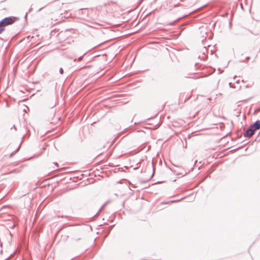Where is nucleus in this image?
Masks as SVG:
<instances>
[{"mask_svg": "<svg viewBox=\"0 0 260 260\" xmlns=\"http://www.w3.org/2000/svg\"><path fill=\"white\" fill-rule=\"evenodd\" d=\"M19 20V18L14 16H9L2 19L0 21V25L5 28L6 26L13 24L15 22Z\"/></svg>", "mask_w": 260, "mask_h": 260, "instance_id": "obj_1", "label": "nucleus"}, {"mask_svg": "<svg viewBox=\"0 0 260 260\" xmlns=\"http://www.w3.org/2000/svg\"><path fill=\"white\" fill-rule=\"evenodd\" d=\"M255 131L253 129L249 126L248 128L243 134L244 136L246 138L250 139L252 135L254 134Z\"/></svg>", "mask_w": 260, "mask_h": 260, "instance_id": "obj_2", "label": "nucleus"}, {"mask_svg": "<svg viewBox=\"0 0 260 260\" xmlns=\"http://www.w3.org/2000/svg\"><path fill=\"white\" fill-rule=\"evenodd\" d=\"M251 128L254 129V131H256L260 128V120H257L255 121L253 124H251L250 126Z\"/></svg>", "mask_w": 260, "mask_h": 260, "instance_id": "obj_3", "label": "nucleus"}, {"mask_svg": "<svg viewBox=\"0 0 260 260\" xmlns=\"http://www.w3.org/2000/svg\"><path fill=\"white\" fill-rule=\"evenodd\" d=\"M190 13H189L188 14L185 15L184 16H182V17H180V18H178V19H176V20H174L173 22L169 23V25H171V26H172V25H174V24L176 22L178 21L179 20L181 19L182 18L185 17L189 15Z\"/></svg>", "mask_w": 260, "mask_h": 260, "instance_id": "obj_4", "label": "nucleus"}, {"mask_svg": "<svg viewBox=\"0 0 260 260\" xmlns=\"http://www.w3.org/2000/svg\"><path fill=\"white\" fill-rule=\"evenodd\" d=\"M20 147V145L18 146V147L15 151H13V152H12L10 154V157H13L19 151Z\"/></svg>", "mask_w": 260, "mask_h": 260, "instance_id": "obj_5", "label": "nucleus"}, {"mask_svg": "<svg viewBox=\"0 0 260 260\" xmlns=\"http://www.w3.org/2000/svg\"><path fill=\"white\" fill-rule=\"evenodd\" d=\"M152 168H153V173L152 174V175L150 176V177L149 178V179L147 180V181H149L153 176L154 174V172H155V167L153 165V163L152 162Z\"/></svg>", "mask_w": 260, "mask_h": 260, "instance_id": "obj_6", "label": "nucleus"}, {"mask_svg": "<svg viewBox=\"0 0 260 260\" xmlns=\"http://www.w3.org/2000/svg\"><path fill=\"white\" fill-rule=\"evenodd\" d=\"M85 54H84L83 55L81 56H80L78 58V59H74V61H76V60H78L79 61H81L82 59V58L83 57V56L85 55Z\"/></svg>", "mask_w": 260, "mask_h": 260, "instance_id": "obj_7", "label": "nucleus"}, {"mask_svg": "<svg viewBox=\"0 0 260 260\" xmlns=\"http://www.w3.org/2000/svg\"><path fill=\"white\" fill-rule=\"evenodd\" d=\"M5 29V28L2 27V25H0V34H2Z\"/></svg>", "mask_w": 260, "mask_h": 260, "instance_id": "obj_8", "label": "nucleus"}, {"mask_svg": "<svg viewBox=\"0 0 260 260\" xmlns=\"http://www.w3.org/2000/svg\"><path fill=\"white\" fill-rule=\"evenodd\" d=\"M243 148V147H242V146H241V147H238V148H235V149H233V150H232L231 151V152H234V151H236V150H239V149H241V148Z\"/></svg>", "mask_w": 260, "mask_h": 260, "instance_id": "obj_9", "label": "nucleus"}, {"mask_svg": "<svg viewBox=\"0 0 260 260\" xmlns=\"http://www.w3.org/2000/svg\"><path fill=\"white\" fill-rule=\"evenodd\" d=\"M59 73L60 74H63V69L62 68H60L59 69Z\"/></svg>", "mask_w": 260, "mask_h": 260, "instance_id": "obj_10", "label": "nucleus"}, {"mask_svg": "<svg viewBox=\"0 0 260 260\" xmlns=\"http://www.w3.org/2000/svg\"><path fill=\"white\" fill-rule=\"evenodd\" d=\"M18 172H19V171H17L16 169H15V170H13L12 171H11L10 173H17Z\"/></svg>", "mask_w": 260, "mask_h": 260, "instance_id": "obj_11", "label": "nucleus"}, {"mask_svg": "<svg viewBox=\"0 0 260 260\" xmlns=\"http://www.w3.org/2000/svg\"><path fill=\"white\" fill-rule=\"evenodd\" d=\"M106 205H107V203H105L104 205H103V206L101 207V208L99 210V211H101L106 206Z\"/></svg>", "mask_w": 260, "mask_h": 260, "instance_id": "obj_12", "label": "nucleus"}, {"mask_svg": "<svg viewBox=\"0 0 260 260\" xmlns=\"http://www.w3.org/2000/svg\"><path fill=\"white\" fill-rule=\"evenodd\" d=\"M183 198H182V199H180V200H179L171 201H170V202L173 203V202H179V201H181V200H183Z\"/></svg>", "mask_w": 260, "mask_h": 260, "instance_id": "obj_13", "label": "nucleus"}, {"mask_svg": "<svg viewBox=\"0 0 260 260\" xmlns=\"http://www.w3.org/2000/svg\"><path fill=\"white\" fill-rule=\"evenodd\" d=\"M229 86H230V87L231 88H234V87L232 86V83L231 82H230V83H229Z\"/></svg>", "mask_w": 260, "mask_h": 260, "instance_id": "obj_14", "label": "nucleus"}, {"mask_svg": "<svg viewBox=\"0 0 260 260\" xmlns=\"http://www.w3.org/2000/svg\"><path fill=\"white\" fill-rule=\"evenodd\" d=\"M60 217H61V218H64H64H68L69 217L68 216H63V215H62L61 216H60Z\"/></svg>", "mask_w": 260, "mask_h": 260, "instance_id": "obj_15", "label": "nucleus"}, {"mask_svg": "<svg viewBox=\"0 0 260 260\" xmlns=\"http://www.w3.org/2000/svg\"><path fill=\"white\" fill-rule=\"evenodd\" d=\"M32 10V8H30L29 9L28 12H30Z\"/></svg>", "mask_w": 260, "mask_h": 260, "instance_id": "obj_16", "label": "nucleus"}, {"mask_svg": "<svg viewBox=\"0 0 260 260\" xmlns=\"http://www.w3.org/2000/svg\"><path fill=\"white\" fill-rule=\"evenodd\" d=\"M27 13H26L25 15V18H26L27 17Z\"/></svg>", "mask_w": 260, "mask_h": 260, "instance_id": "obj_17", "label": "nucleus"}, {"mask_svg": "<svg viewBox=\"0 0 260 260\" xmlns=\"http://www.w3.org/2000/svg\"><path fill=\"white\" fill-rule=\"evenodd\" d=\"M13 254H11V255H10V258L12 257H13Z\"/></svg>", "mask_w": 260, "mask_h": 260, "instance_id": "obj_18", "label": "nucleus"}, {"mask_svg": "<svg viewBox=\"0 0 260 260\" xmlns=\"http://www.w3.org/2000/svg\"><path fill=\"white\" fill-rule=\"evenodd\" d=\"M249 58H250L249 57H246V59H247V60H248V59H249Z\"/></svg>", "mask_w": 260, "mask_h": 260, "instance_id": "obj_19", "label": "nucleus"}, {"mask_svg": "<svg viewBox=\"0 0 260 260\" xmlns=\"http://www.w3.org/2000/svg\"><path fill=\"white\" fill-rule=\"evenodd\" d=\"M156 1H157V0H154V1H153V3H155L156 2Z\"/></svg>", "mask_w": 260, "mask_h": 260, "instance_id": "obj_20", "label": "nucleus"}, {"mask_svg": "<svg viewBox=\"0 0 260 260\" xmlns=\"http://www.w3.org/2000/svg\"><path fill=\"white\" fill-rule=\"evenodd\" d=\"M156 1H157V0H154V1H153V3H155L156 2Z\"/></svg>", "mask_w": 260, "mask_h": 260, "instance_id": "obj_21", "label": "nucleus"}, {"mask_svg": "<svg viewBox=\"0 0 260 260\" xmlns=\"http://www.w3.org/2000/svg\"><path fill=\"white\" fill-rule=\"evenodd\" d=\"M237 83H238L239 82V80H238L236 82Z\"/></svg>", "mask_w": 260, "mask_h": 260, "instance_id": "obj_22", "label": "nucleus"}, {"mask_svg": "<svg viewBox=\"0 0 260 260\" xmlns=\"http://www.w3.org/2000/svg\"><path fill=\"white\" fill-rule=\"evenodd\" d=\"M144 0H141L140 1V3H142V2Z\"/></svg>", "mask_w": 260, "mask_h": 260, "instance_id": "obj_23", "label": "nucleus"}, {"mask_svg": "<svg viewBox=\"0 0 260 260\" xmlns=\"http://www.w3.org/2000/svg\"><path fill=\"white\" fill-rule=\"evenodd\" d=\"M13 127L16 129L15 126L14 125H13Z\"/></svg>", "mask_w": 260, "mask_h": 260, "instance_id": "obj_24", "label": "nucleus"}, {"mask_svg": "<svg viewBox=\"0 0 260 260\" xmlns=\"http://www.w3.org/2000/svg\"><path fill=\"white\" fill-rule=\"evenodd\" d=\"M113 226H114V225H112V226H111V228H112Z\"/></svg>", "mask_w": 260, "mask_h": 260, "instance_id": "obj_25", "label": "nucleus"}, {"mask_svg": "<svg viewBox=\"0 0 260 260\" xmlns=\"http://www.w3.org/2000/svg\"><path fill=\"white\" fill-rule=\"evenodd\" d=\"M236 77V76H235L234 77V79H235Z\"/></svg>", "mask_w": 260, "mask_h": 260, "instance_id": "obj_26", "label": "nucleus"}, {"mask_svg": "<svg viewBox=\"0 0 260 260\" xmlns=\"http://www.w3.org/2000/svg\"><path fill=\"white\" fill-rule=\"evenodd\" d=\"M42 8H40L39 10V11L41 10Z\"/></svg>", "mask_w": 260, "mask_h": 260, "instance_id": "obj_27", "label": "nucleus"}]
</instances>
